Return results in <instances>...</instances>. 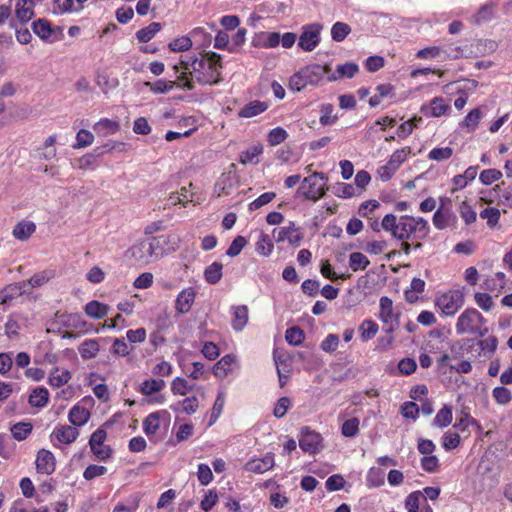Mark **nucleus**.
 Listing matches in <instances>:
<instances>
[{"instance_id": "nucleus-47", "label": "nucleus", "mask_w": 512, "mask_h": 512, "mask_svg": "<svg viewBox=\"0 0 512 512\" xmlns=\"http://www.w3.org/2000/svg\"><path fill=\"white\" fill-rule=\"evenodd\" d=\"M411 153L410 147H404L402 149L396 150L390 157L389 163L395 169H399V167L406 161L408 155Z\"/></svg>"}, {"instance_id": "nucleus-61", "label": "nucleus", "mask_w": 512, "mask_h": 512, "mask_svg": "<svg viewBox=\"0 0 512 512\" xmlns=\"http://www.w3.org/2000/svg\"><path fill=\"white\" fill-rule=\"evenodd\" d=\"M381 228L391 233L394 237L395 232H398L399 222L394 214H387L381 222Z\"/></svg>"}, {"instance_id": "nucleus-17", "label": "nucleus", "mask_w": 512, "mask_h": 512, "mask_svg": "<svg viewBox=\"0 0 512 512\" xmlns=\"http://www.w3.org/2000/svg\"><path fill=\"white\" fill-rule=\"evenodd\" d=\"M359 71V67L356 63H345L336 67V73L329 74L327 81L333 82L342 78H353Z\"/></svg>"}, {"instance_id": "nucleus-60", "label": "nucleus", "mask_w": 512, "mask_h": 512, "mask_svg": "<svg viewBox=\"0 0 512 512\" xmlns=\"http://www.w3.org/2000/svg\"><path fill=\"white\" fill-rule=\"evenodd\" d=\"M367 482L369 486L377 487L384 483V473L379 468H371L367 475Z\"/></svg>"}, {"instance_id": "nucleus-38", "label": "nucleus", "mask_w": 512, "mask_h": 512, "mask_svg": "<svg viewBox=\"0 0 512 512\" xmlns=\"http://www.w3.org/2000/svg\"><path fill=\"white\" fill-rule=\"evenodd\" d=\"M451 422L452 410L448 406H444L442 409H440L433 420V424L440 428L447 427L448 425L451 424Z\"/></svg>"}, {"instance_id": "nucleus-45", "label": "nucleus", "mask_w": 512, "mask_h": 512, "mask_svg": "<svg viewBox=\"0 0 512 512\" xmlns=\"http://www.w3.org/2000/svg\"><path fill=\"white\" fill-rule=\"evenodd\" d=\"M263 152V147L258 145V146H253L249 149H247L246 151H243L240 155V163L242 164H248V163H257L258 160H255L257 159V157Z\"/></svg>"}, {"instance_id": "nucleus-16", "label": "nucleus", "mask_w": 512, "mask_h": 512, "mask_svg": "<svg viewBox=\"0 0 512 512\" xmlns=\"http://www.w3.org/2000/svg\"><path fill=\"white\" fill-rule=\"evenodd\" d=\"M52 435L61 443L64 444H70L74 442L79 432L76 427L68 426V425H61L55 427Z\"/></svg>"}, {"instance_id": "nucleus-14", "label": "nucleus", "mask_w": 512, "mask_h": 512, "mask_svg": "<svg viewBox=\"0 0 512 512\" xmlns=\"http://www.w3.org/2000/svg\"><path fill=\"white\" fill-rule=\"evenodd\" d=\"M274 466V457L268 453L261 459H252L246 463V470L253 473H264Z\"/></svg>"}, {"instance_id": "nucleus-8", "label": "nucleus", "mask_w": 512, "mask_h": 512, "mask_svg": "<svg viewBox=\"0 0 512 512\" xmlns=\"http://www.w3.org/2000/svg\"><path fill=\"white\" fill-rule=\"evenodd\" d=\"M321 26L311 24L303 27V31L299 37L298 46L304 51L314 50L320 42Z\"/></svg>"}, {"instance_id": "nucleus-22", "label": "nucleus", "mask_w": 512, "mask_h": 512, "mask_svg": "<svg viewBox=\"0 0 512 512\" xmlns=\"http://www.w3.org/2000/svg\"><path fill=\"white\" fill-rule=\"evenodd\" d=\"M68 418L72 425L80 427L88 422L90 412L82 406L75 405L71 408Z\"/></svg>"}, {"instance_id": "nucleus-29", "label": "nucleus", "mask_w": 512, "mask_h": 512, "mask_svg": "<svg viewBox=\"0 0 512 512\" xmlns=\"http://www.w3.org/2000/svg\"><path fill=\"white\" fill-rule=\"evenodd\" d=\"M223 265L220 262H213L204 271V278L209 284H217L222 278Z\"/></svg>"}, {"instance_id": "nucleus-56", "label": "nucleus", "mask_w": 512, "mask_h": 512, "mask_svg": "<svg viewBox=\"0 0 512 512\" xmlns=\"http://www.w3.org/2000/svg\"><path fill=\"white\" fill-rule=\"evenodd\" d=\"M481 116V111L478 108H475L467 114L462 124L466 126L470 131H473L477 127Z\"/></svg>"}, {"instance_id": "nucleus-28", "label": "nucleus", "mask_w": 512, "mask_h": 512, "mask_svg": "<svg viewBox=\"0 0 512 512\" xmlns=\"http://www.w3.org/2000/svg\"><path fill=\"white\" fill-rule=\"evenodd\" d=\"M99 343L96 339L85 340L79 346V353L85 360L94 358L99 352Z\"/></svg>"}, {"instance_id": "nucleus-33", "label": "nucleus", "mask_w": 512, "mask_h": 512, "mask_svg": "<svg viewBox=\"0 0 512 512\" xmlns=\"http://www.w3.org/2000/svg\"><path fill=\"white\" fill-rule=\"evenodd\" d=\"M234 362V356L225 355L222 357L213 367V373L217 377H224L227 372L231 370L232 363Z\"/></svg>"}, {"instance_id": "nucleus-57", "label": "nucleus", "mask_w": 512, "mask_h": 512, "mask_svg": "<svg viewBox=\"0 0 512 512\" xmlns=\"http://www.w3.org/2000/svg\"><path fill=\"white\" fill-rule=\"evenodd\" d=\"M502 177V172L497 169H486L480 173L479 179L482 184L490 185Z\"/></svg>"}, {"instance_id": "nucleus-53", "label": "nucleus", "mask_w": 512, "mask_h": 512, "mask_svg": "<svg viewBox=\"0 0 512 512\" xmlns=\"http://www.w3.org/2000/svg\"><path fill=\"white\" fill-rule=\"evenodd\" d=\"M453 155V149L451 147H439L432 149L428 158L435 161H443L449 159Z\"/></svg>"}, {"instance_id": "nucleus-37", "label": "nucleus", "mask_w": 512, "mask_h": 512, "mask_svg": "<svg viewBox=\"0 0 512 512\" xmlns=\"http://www.w3.org/2000/svg\"><path fill=\"white\" fill-rule=\"evenodd\" d=\"M32 431V425L29 422H19L11 427V433L14 439L22 441Z\"/></svg>"}, {"instance_id": "nucleus-10", "label": "nucleus", "mask_w": 512, "mask_h": 512, "mask_svg": "<svg viewBox=\"0 0 512 512\" xmlns=\"http://www.w3.org/2000/svg\"><path fill=\"white\" fill-rule=\"evenodd\" d=\"M274 238L277 242L287 240L291 245L298 246L303 238V235L298 232L294 222H290L289 226L282 227L276 234V230L273 231Z\"/></svg>"}, {"instance_id": "nucleus-13", "label": "nucleus", "mask_w": 512, "mask_h": 512, "mask_svg": "<svg viewBox=\"0 0 512 512\" xmlns=\"http://www.w3.org/2000/svg\"><path fill=\"white\" fill-rule=\"evenodd\" d=\"M34 1L33 0H18L15 7V21L20 24H25L34 16Z\"/></svg>"}, {"instance_id": "nucleus-48", "label": "nucleus", "mask_w": 512, "mask_h": 512, "mask_svg": "<svg viewBox=\"0 0 512 512\" xmlns=\"http://www.w3.org/2000/svg\"><path fill=\"white\" fill-rule=\"evenodd\" d=\"M10 28L15 30L16 39L21 44H28L32 39V35L27 28H19L17 22L14 18L10 19L9 22Z\"/></svg>"}, {"instance_id": "nucleus-42", "label": "nucleus", "mask_w": 512, "mask_h": 512, "mask_svg": "<svg viewBox=\"0 0 512 512\" xmlns=\"http://www.w3.org/2000/svg\"><path fill=\"white\" fill-rule=\"evenodd\" d=\"M492 396L500 405H507L512 400L511 391L504 386L495 387L492 391Z\"/></svg>"}, {"instance_id": "nucleus-44", "label": "nucleus", "mask_w": 512, "mask_h": 512, "mask_svg": "<svg viewBox=\"0 0 512 512\" xmlns=\"http://www.w3.org/2000/svg\"><path fill=\"white\" fill-rule=\"evenodd\" d=\"M143 428L147 435L155 434L159 429V412L149 414L143 421Z\"/></svg>"}, {"instance_id": "nucleus-58", "label": "nucleus", "mask_w": 512, "mask_h": 512, "mask_svg": "<svg viewBox=\"0 0 512 512\" xmlns=\"http://www.w3.org/2000/svg\"><path fill=\"white\" fill-rule=\"evenodd\" d=\"M76 144L74 148H84L91 145L94 141V135L85 129H81L76 136Z\"/></svg>"}, {"instance_id": "nucleus-32", "label": "nucleus", "mask_w": 512, "mask_h": 512, "mask_svg": "<svg viewBox=\"0 0 512 512\" xmlns=\"http://www.w3.org/2000/svg\"><path fill=\"white\" fill-rule=\"evenodd\" d=\"M160 29V23L152 22L148 26L138 30L136 33V37L140 42L146 43L150 41L155 36V34L160 31Z\"/></svg>"}, {"instance_id": "nucleus-36", "label": "nucleus", "mask_w": 512, "mask_h": 512, "mask_svg": "<svg viewBox=\"0 0 512 512\" xmlns=\"http://www.w3.org/2000/svg\"><path fill=\"white\" fill-rule=\"evenodd\" d=\"M274 245L267 234L261 233L256 243L255 250L262 256H269L273 251Z\"/></svg>"}, {"instance_id": "nucleus-1", "label": "nucleus", "mask_w": 512, "mask_h": 512, "mask_svg": "<svg viewBox=\"0 0 512 512\" xmlns=\"http://www.w3.org/2000/svg\"><path fill=\"white\" fill-rule=\"evenodd\" d=\"M220 54L213 51L205 53L201 59L195 57L191 62L195 78L201 85H217L222 81L221 70L223 68Z\"/></svg>"}, {"instance_id": "nucleus-24", "label": "nucleus", "mask_w": 512, "mask_h": 512, "mask_svg": "<svg viewBox=\"0 0 512 512\" xmlns=\"http://www.w3.org/2000/svg\"><path fill=\"white\" fill-rule=\"evenodd\" d=\"M455 220V215L449 210L439 208L433 215V224L437 229H445Z\"/></svg>"}, {"instance_id": "nucleus-30", "label": "nucleus", "mask_w": 512, "mask_h": 512, "mask_svg": "<svg viewBox=\"0 0 512 512\" xmlns=\"http://www.w3.org/2000/svg\"><path fill=\"white\" fill-rule=\"evenodd\" d=\"M165 386L162 379H149L141 383L139 391L146 396L161 391Z\"/></svg>"}, {"instance_id": "nucleus-5", "label": "nucleus", "mask_w": 512, "mask_h": 512, "mask_svg": "<svg viewBox=\"0 0 512 512\" xmlns=\"http://www.w3.org/2000/svg\"><path fill=\"white\" fill-rule=\"evenodd\" d=\"M400 313H395L393 310V302L387 297L380 298V319L384 323L383 330L386 333H392L399 326Z\"/></svg>"}, {"instance_id": "nucleus-51", "label": "nucleus", "mask_w": 512, "mask_h": 512, "mask_svg": "<svg viewBox=\"0 0 512 512\" xmlns=\"http://www.w3.org/2000/svg\"><path fill=\"white\" fill-rule=\"evenodd\" d=\"M478 345L484 354L490 358L497 349L498 340L495 336H490L487 339L479 340Z\"/></svg>"}, {"instance_id": "nucleus-52", "label": "nucleus", "mask_w": 512, "mask_h": 512, "mask_svg": "<svg viewBox=\"0 0 512 512\" xmlns=\"http://www.w3.org/2000/svg\"><path fill=\"white\" fill-rule=\"evenodd\" d=\"M430 115L433 117H439L444 115L447 110H449V106L444 103L442 98H434L430 102Z\"/></svg>"}, {"instance_id": "nucleus-40", "label": "nucleus", "mask_w": 512, "mask_h": 512, "mask_svg": "<svg viewBox=\"0 0 512 512\" xmlns=\"http://www.w3.org/2000/svg\"><path fill=\"white\" fill-rule=\"evenodd\" d=\"M359 331L363 341L372 339L378 332V325L372 320H365L360 325Z\"/></svg>"}, {"instance_id": "nucleus-7", "label": "nucleus", "mask_w": 512, "mask_h": 512, "mask_svg": "<svg viewBox=\"0 0 512 512\" xmlns=\"http://www.w3.org/2000/svg\"><path fill=\"white\" fill-rule=\"evenodd\" d=\"M322 436L309 427L305 426L301 428L299 446L300 448L309 454H316L321 449Z\"/></svg>"}, {"instance_id": "nucleus-55", "label": "nucleus", "mask_w": 512, "mask_h": 512, "mask_svg": "<svg viewBox=\"0 0 512 512\" xmlns=\"http://www.w3.org/2000/svg\"><path fill=\"white\" fill-rule=\"evenodd\" d=\"M192 387L188 385V382L181 377H176L171 383V391L175 395H186Z\"/></svg>"}, {"instance_id": "nucleus-39", "label": "nucleus", "mask_w": 512, "mask_h": 512, "mask_svg": "<svg viewBox=\"0 0 512 512\" xmlns=\"http://www.w3.org/2000/svg\"><path fill=\"white\" fill-rule=\"evenodd\" d=\"M351 32V28L348 24L343 22H336L331 29L332 39L336 42L343 41L348 34Z\"/></svg>"}, {"instance_id": "nucleus-6", "label": "nucleus", "mask_w": 512, "mask_h": 512, "mask_svg": "<svg viewBox=\"0 0 512 512\" xmlns=\"http://www.w3.org/2000/svg\"><path fill=\"white\" fill-rule=\"evenodd\" d=\"M33 32L42 40L53 43L63 38V30L60 26H51L46 19H38L32 23Z\"/></svg>"}, {"instance_id": "nucleus-11", "label": "nucleus", "mask_w": 512, "mask_h": 512, "mask_svg": "<svg viewBox=\"0 0 512 512\" xmlns=\"http://www.w3.org/2000/svg\"><path fill=\"white\" fill-rule=\"evenodd\" d=\"M56 461L54 455L46 449L38 451L36 469L39 473L52 474L55 471Z\"/></svg>"}, {"instance_id": "nucleus-18", "label": "nucleus", "mask_w": 512, "mask_h": 512, "mask_svg": "<svg viewBox=\"0 0 512 512\" xmlns=\"http://www.w3.org/2000/svg\"><path fill=\"white\" fill-rule=\"evenodd\" d=\"M146 243V247L148 252H150L153 259H158L164 254V246L167 244L168 240L166 236L161 235L157 237H151L147 240H144Z\"/></svg>"}, {"instance_id": "nucleus-27", "label": "nucleus", "mask_w": 512, "mask_h": 512, "mask_svg": "<svg viewBox=\"0 0 512 512\" xmlns=\"http://www.w3.org/2000/svg\"><path fill=\"white\" fill-rule=\"evenodd\" d=\"M248 321V308L245 305H240L234 308V318L232 327L236 331H241Z\"/></svg>"}, {"instance_id": "nucleus-54", "label": "nucleus", "mask_w": 512, "mask_h": 512, "mask_svg": "<svg viewBox=\"0 0 512 512\" xmlns=\"http://www.w3.org/2000/svg\"><path fill=\"white\" fill-rule=\"evenodd\" d=\"M192 41L189 37L182 36L169 43V49L173 52L187 51L191 48Z\"/></svg>"}, {"instance_id": "nucleus-46", "label": "nucleus", "mask_w": 512, "mask_h": 512, "mask_svg": "<svg viewBox=\"0 0 512 512\" xmlns=\"http://www.w3.org/2000/svg\"><path fill=\"white\" fill-rule=\"evenodd\" d=\"M145 86H148L152 92H154L156 94H160V93H167L170 90H172L175 86V82L160 79L154 83L145 82Z\"/></svg>"}, {"instance_id": "nucleus-31", "label": "nucleus", "mask_w": 512, "mask_h": 512, "mask_svg": "<svg viewBox=\"0 0 512 512\" xmlns=\"http://www.w3.org/2000/svg\"><path fill=\"white\" fill-rule=\"evenodd\" d=\"M71 378L68 370L55 368L49 376V384L53 387H60L66 384Z\"/></svg>"}, {"instance_id": "nucleus-59", "label": "nucleus", "mask_w": 512, "mask_h": 512, "mask_svg": "<svg viewBox=\"0 0 512 512\" xmlns=\"http://www.w3.org/2000/svg\"><path fill=\"white\" fill-rule=\"evenodd\" d=\"M494 14V4L487 3L483 5L475 15V23L479 24L481 22L488 21L492 18Z\"/></svg>"}, {"instance_id": "nucleus-64", "label": "nucleus", "mask_w": 512, "mask_h": 512, "mask_svg": "<svg viewBox=\"0 0 512 512\" xmlns=\"http://www.w3.org/2000/svg\"><path fill=\"white\" fill-rule=\"evenodd\" d=\"M421 497L422 493L420 491L412 492L406 497L405 507L408 512H418Z\"/></svg>"}, {"instance_id": "nucleus-63", "label": "nucleus", "mask_w": 512, "mask_h": 512, "mask_svg": "<svg viewBox=\"0 0 512 512\" xmlns=\"http://www.w3.org/2000/svg\"><path fill=\"white\" fill-rule=\"evenodd\" d=\"M197 477L199 482L206 486L208 485L212 479H213V473L211 471V468L204 463H201L198 465V471H197Z\"/></svg>"}, {"instance_id": "nucleus-20", "label": "nucleus", "mask_w": 512, "mask_h": 512, "mask_svg": "<svg viewBox=\"0 0 512 512\" xmlns=\"http://www.w3.org/2000/svg\"><path fill=\"white\" fill-rule=\"evenodd\" d=\"M36 230V225L32 221L22 220L16 224L13 229V236L20 241L27 240Z\"/></svg>"}, {"instance_id": "nucleus-25", "label": "nucleus", "mask_w": 512, "mask_h": 512, "mask_svg": "<svg viewBox=\"0 0 512 512\" xmlns=\"http://www.w3.org/2000/svg\"><path fill=\"white\" fill-rule=\"evenodd\" d=\"M96 133L102 136H107L116 133L120 125L117 121H113L107 118H103L94 125Z\"/></svg>"}, {"instance_id": "nucleus-26", "label": "nucleus", "mask_w": 512, "mask_h": 512, "mask_svg": "<svg viewBox=\"0 0 512 512\" xmlns=\"http://www.w3.org/2000/svg\"><path fill=\"white\" fill-rule=\"evenodd\" d=\"M49 399L48 390L44 387L35 388L29 396V404L34 407H44Z\"/></svg>"}, {"instance_id": "nucleus-21", "label": "nucleus", "mask_w": 512, "mask_h": 512, "mask_svg": "<svg viewBox=\"0 0 512 512\" xmlns=\"http://www.w3.org/2000/svg\"><path fill=\"white\" fill-rule=\"evenodd\" d=\"M128 252L131 256L140 264L150 263L153 259L150 252H148L146 243L141 241L135 245H133Z\"/></svg>"}, {"instance_id": "nucleus-50", "label": "nucleus", "mask_w": 512, "mask_h": 512, "mask_svg": "<svg viewBox=\"0 0 512 512\" xmlns=\"http://www.w3.org/2000/svg\"><path fill=\"white\" fill-rule=\"evenodd\" d=\"M288 137L285 129L282 127L273 128L268 134V142L271 146L283 143Z\"/></svg>"}, {"instance_id": "nucleus-9", "label": "nucleus", "mask_w": 512, "mask_h": 512, "mask_svg": "<svg viewBox=\"0 0 512 512\" xmlns=\"http://www.w3.org/2000/svg\"><path fill=\"white\" fill-rule=\"evenodd\" d=\"M300 72L307 86H317L324 79V76L330 72V68L319 64H311L300 69Z\"/></svg>"}, {"instance_id": "nucleus-49", "label": "nucleus", "mask_w": 512, "mask_h": 512, "mask_svg": "<svg viewBox=\"0 0 512 512\" xmlns=\"http://www.w3.org/2000/svg\"><path fill=\"white\" fill-rule=\"evenodd\" d=\"M480 217L487 220V225L494 228L500 219V211L497 208L488 207L480 212Z\"/></svg>"}, {"instance_id": "nucleus-43", "label": "nucleus", "mask_w": 512, "mask_h": 512, "mask_svg": "<svg viewBox=\"0 0 512 512\" xmlns=\"http://www.w3.org/2000/svg\"><path fill=\"white\" fill-rule=\"evenodd\" d=\"M359 419L356 417L346 420L341 427V433L345 437H355L359 432Z\"/></svg>"}, {"instance_id": "nucleus-23", "label": "nucleus", "mask_w": 512, "mask_h": 512, "mask_svg": "<svg viewBox=\"0 0 512 512\" xmlns=\"http://www.w3.org/2000/svg\"><path fill=\"white\" fill-rule=\"evenodd\" d=\"M84 311L91 318L102 319L108 314L109 306L93 300L85 305Z\"/></svg>"}, {"instance_id": "nucleus-34", "label": "nucleus", "mask_w": 512, "mask_h": 512, "mask_svg": "<svg viewBox=\"0 0 512 512\" xmlns=\"http://www.w3.org/2000/svg\"><path fill=\"white\" fill-rule=\"evenodd\" d=\"M369 264L370 261L364 254L360 252H353L350 254L349 266L352 271L356 272L358 270H364L369 266Z\"/></svg>"}, {"instance_id": "nucleus-15", "label": "nucleus", "mask_w": 512, "mask_h": 512, "mask_svg": "<svg viewBox=\"0 0 512 512\" xmlns=\"http://www.w3.org/2000/svg\"><path fill=\"white\" fill-rule=\"evenodd\" d=\"M412 223V216H401L399 219L398 232H395L394 238L400 241L409 239L412 234L416 233V226Z\"/></svg>"}, {"instance_id": "nucleus-2", "label": "nucleus", "mask_w": 512, "mask_h": 512, "mask_svg": "<svg viewBox=\"0 0 512 512\" xmlns=\"http://www.w3.org/2000/svg\"><path fill=\"white\" fill-rule=\"evenodd\" d=\"M328 177L323 172H314L305 177L301 186L297 189L296 194L302 196L306 200L317 202L326 195L328 187L326 181Z\"/></svg>"}, {"instance_id": "nucleus-3", "label": "nucleus", "mask_w": 512, "mask_h": 512, "mask_svg": "<svg viewBox=\"0 0 512 512\" xmlns=\"http://www.w3.org/2000/svg\"><path fill=\"white\" fill-rule=\"evenodd\" d=\"M435 304L444 315L452 316L464 305V294L460 290H449L437 297Z\"/></svg>"}, {"instance_id": "nucleus-41", "label": "nucleus", "mask_w": 512, "mask_h": 512, "mask_svg": "<svg viewBox=\"0 0 512 512\" xmlns=\"http://www.w3.org/2000/svg\"><path fill=\"white\" fill-rule=\"evenodd\" d=\"M333 112L334 106L332 104L326 103L321 105L320 123L323 126L331 125L338 120L337 115H334Z\"/></svg>"}, {"instance_id": "nucleus-19", "label": "nucleus", "mask_w": 512, "mask_h": 512, "mask_svg": "<svg viewBox=\"0 0 512 512\" xmlns=\"http://www.w3.org/2000/svg\"><path fill=\"white\" fill-rule=\"evenodd\" d=\"M267 109L268 104L266 102L255 100L241 108L238 112V116L241 118H251L261 114Z\"/></svg>"}, {"instance_id": "nucleus-62", "label": "nucleus", "mask_w": 512, "mask_h": 512, "mask_svg": "<svg viewBox=\"0 0 512 512\" xmlns=\"http://www.w3.org/2000/svg\"><path fill=\"white\" fill-rule=\"evenodd\" d=\"M246 244L247 241L243 236H237L230 244L226 254L230 257H236L240 254L241 250L245 247Z\"/></svg>"}, {"instance_id": "nucleus-12", "label": "nucleus", "mask_w": 512, "mask_h": 512, "mask_svg": "<svg viewBox=\"0 0 512 512\" xmlns=\"http://www.w3.org/2000/svg\"><path fill=\"white\" fill-rule=\"evenodd\" d=\"M196 297L194 288L190 287L182 290L175 301V309L180 314H186L190 311Z\"/></svg>"}, {"instance_id": "nucleus-35", "label": "nucleus", "mask_w": 512, "mask_h": 512, "mask_svg": "<svg viewBox=\"0 0 512 512\" xmlns=\"http://www.w3.org/2000/svg\"><path fill=\"white\" fill-rule=\"evenodd\" d=\"M285 339L290 345L299 346L305 339V334L300 327L294 326L286 330Z\"/></svg>"}, {"instance_id": "nucleus-4", "label": "nucleus", "mask_w": 512, "mask_h": 512, "mask_svg": "<svg viewBox=\"0 0 512 512\" xmlns=\"http://www.w3.org/2000/svg\"><path fill=\"white\" fill-rule=\"evenodd\" d=\"M485 322L484 317L474 308L466 309L459 317L456 323V331L458 334H476L478 324Z\"/></svg>"}]
</instances>
